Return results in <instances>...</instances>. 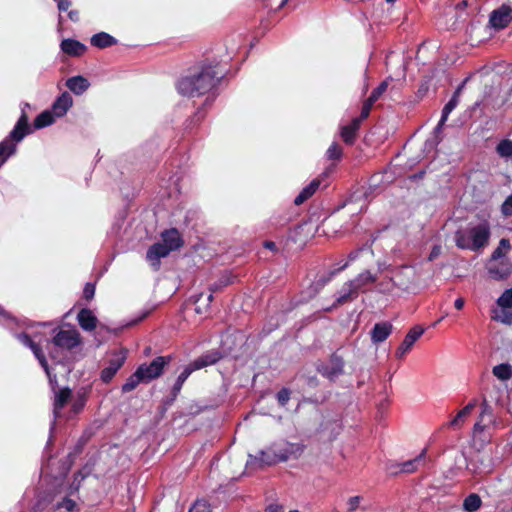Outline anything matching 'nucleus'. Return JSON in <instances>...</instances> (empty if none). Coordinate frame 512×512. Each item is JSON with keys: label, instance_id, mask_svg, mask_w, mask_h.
<instances>
[{"label": "nucleus", "instance_id": "35", "mask_svg": "<svg viewBox=\"0 0 512 512\" xmlns=\"http://www.w3.org/2000/svg\"><path fill=\"white\" fill-rule=\"evenodd\" d=\"M194 372V369L190 364L184 367L183 371L179 374L176 379V382L173 386L172 392L174 395H177L182 389L183 384L187 380V378Z\"/></svg>", "mask_w": 512, "mask_h": 512}, {"label": "nucleus", "instance_id": "17", "mask_svg": "<svg viewBox=\"0 0 512 512\" xmlns=\"http://www.w3.org/2000/svg\"><path fill=\"white\" fill-rule=\"evenodd\" d=\"M477 405V400L473 399L471 402H469L463 409H461L447 424L446 426L448 428L458 430L460 429L466 419L469 417V415L472 413L474 408Z\"/></svg>", "mask_w": 512, "mask_h": 512}, {"label": "nucleus", "instance_id": "5", "mask_svg": "<svg viewBox=\"0 0 512 512\" xmlns=\"http://www.w3.org/2000/svg\"><path fill=\"white\" fill-rule=\"evenodd\" d=\"M417 280L416 269L413 266H401L396 268L390 278L391 286L402 291L411 289Z\"/></svg>", "mask_w": 512, "mask_h": 512}, {"label": "nucleus", "instance_id": "14", "mask_svg": "<svg viewBox=\"0 0 512 512\" xmlns=\"http://www.w3.org/2000/svg\"><path fill=\"white\" fill-rule=\"evenodd\" d=\"M53 378V385L50 384L52 390L54 391L55 397H54V415L55 417H58L60 414L61 409L65 406V404L68 402V400L71 397V390L69 388H63L56 390L57 385V379L56 375H52Z\"/></svg>", "mask_w": 512, "mask_h": 512}, {"label": "nucleus", "instance_id": "63", "mask_svg": "<svg viewBox=\"0 0 512 512\" xmlns=\"http://www.w3.org/2000/svg\"><path fill=\"white\" fill-rule=\"evenodd\" d=\"M195 310H196L197 313H202L203 312V309L199 305H197Z\"/></svg>", "mask_w": 512, "mask_h": 512}, {"label": "nucleus", "instance_id": "10", "mask_svg": "<svg viewBox=\"0 0 512 512\" xmlns=\"http://www.w3.org/2000/svg\"><path fill=\"white\" fill-rule=\"evenodd\" d=\"M512 22V7L503 4L491 12L489 23L496 30L506 28Z\"/></svg>", "mask_w": 512, "mask_h": 512}, {"label": "nucleus", "instance_id": "51", "mask_svg": "<svg viewBox=\"0 0 512 512\" xmlns=\"http://www.w3.org/2000/svg\"><path fill=\"white\" fill-rule=\"evenodd\" d=\"M95 294V285L93 283H87L83 290V295L85 299L90 300L94 297Z\"/></svg>", "mask_w": 512, "mask_h": 512}, {"label": "nucleus", "instance_id": "30", "mask_svg": "<svg viewBox=\"0 0 512 512\" xmlns=\"http://www.w3.org/2000/svg\"><path fill=\"white\" fill-rule=\"evenodd\" d=\"M357 294V290L354 288V286L352 287V283L349 281L345 283L342 289L340 290L339 295L336 299V303H346L347 301L354 299L357 296Z\"/></svg>", "mask_w": 512, "mask_h": 512}, {"label": "nucleus", "instance_id": "50", "mask_svg": "<svg viewBox=\"0 0 512 512\" xmlns=\"http://www.w3.org/2000/svg\"><path fill=\"white\" fill-rule=\"evenodd\" d=\"M361 499L362 498L360 496H353V497L349 498V500L347 502L348 511L354 512L359 507Z\"/></svg>", "mask_w": 512, "mask_h": 512}, {"label": "nucleus", "instance_id": "29", "mask_svg": "<svg viewBox=\"0 0 512 512\" xmlns=\"http://www.w3.org/2000/svg\"><path fill=\"white\" fill-rule=\"evenodd\" d=\"M360 123V119L355 118L349 125L342 128L341 136L346 143L352 144L354 142L356 131L359 129Z\"/></svg>", "mask_w": 512, "mask_h": 512}, {"label": "nucleus", "instance_id": "55", "mask_svg": "<svg viewBox=\"0 0 512 512\" xmlns=\"http://www.w3.org/2000/svg\"><path fill=\"white\" fill-rule=\"evenodd\" d=\"M68 17L71 21L77 22L79 20V13L77 10H71L68 13Z\"/></svg>", "mask_w": 512, "mask_h": 512}, {"label": "nucleus", "instance_id": "41", "mask_svg": "<svg viewBox=\"0 0 512 512\" xmlns=\"http://www.w3.org/2000/svg\"><path fill=\"white\" fill-rule=\"evenodd\" d=\"M389 80H390V78H389V79L384 80L383 82H381V83L379 84V86H378V87H376V88L372 91L371 95H370L368 98H369L370 100H372L373 102H376V101H377V100H378V99L383 95V93L387 90L388 85H389Z\"/></svg>", "mask_w": 512, "mask_h": 512}, {"label": "nucleus", "instance_id": "21", "mask_svg": "<svg viewBox=\"0 0 512 512\" xmlns=\"http://www.w3.org/2000/svg\"><path fill=\"white\" fill-rule=\"evenodd\" d=\"M493 422L492 410L486 401L482 404V410L478 421L474 424L473 431L475 434L482 433L485 428Z\"/></svg>", "mask_w": 512, "mask_h": 512}, {"label": "nucleus", "instance_id": "1", "mask_svg": "<svg viewBox=\"0 0 512 512\" xmlns=\"http://www.w3.org/2000/svg\"><path fill=\"white\" fill-rule=\"evenodd\" d=\"M225 71H219L217 66H202L200 71L182 77L177 83L181 95L195 97L212 90L224 77Z\"/></svg>", "mask_w": 512, "mask_h": 512}, {"label": "nucleus", "instance_id": "11", "mask_svg": "<svg viewBox=\"0 0 512 512\" xmlns=\"http://www.w3.org/2000/svg\"><path fill=\"white\" fill-rule=\"evenodd\" d=\"M318 372L329 380H335L344 372V361L337 355H332L329 362L317 367Z\"/></svg>", "mask_w": 512, "mask_h": 512}, {"label": "nucleus", "instance_id": "18", "mask_svg": "<svg viewBox=\"0 0 512 512\" xmlns=\"http://www.w3.org/2000/svg\"><path fill=\"white\" fill-rule=\"evenodd\" d=\"M73 105V99L68 92H63L57 99L54 101L51 107V111L57 118H61L66 115L68 110Z\"/></svg>", "mask_w": 512, "mask_h": 512}, {"label": "nucleus", "instance_id": "26", "mask_svg": "<svg viewBox=\"0 0 512 512\" xmlns=\"http://www.w3.org/2000/svg\"><path fill=\"white\" fill-rule=\"evenodd\" d=\"M90 43L94 47L103 49L115 45L117 40L106 32H99L91 37Z\"/></svg>", "mask_w": 512, "mask_h": 512}, {"label": "nucleus", "instance_id": "25", "mask_svg": "<svg viewBox=\"0 0 512 512\" xmlns=\"http://www.w3.org/2000/svg\"><path fill=\"white\" fill-rule=\"evenodd\" d=\"M89 85V81L82 76H74L66 81L67 88L76 95L83 94Z\"/></svg>", "mask_w": 512, "mask_h": 512}, {"label": "nucleus", "instance_id": "3", "mask_svg": "<svg viewBox=\"0 0 512 512\" xmlns=\"http://www.w3.org/2000/svg\"><path fill=\"white\" fill-rule=\"evenodd\" d=\"M28 133H30L28 117L25 112H22L9 136L0 142V167L16 152V143L22 141Z\"/></svg>", "mask_w": 512, "mask_h": 512}, {"label": "nucleus", "instance_id": "57", "mask_svg": "<svg viewBox=\"0 0 512 512\" xmlns=\"http://www.w3.org/2000/svg\"><path fill=\"white\" fill-rule=\"evenodd\" d=\"M74 506H75V503H74L72 500H70V499H68V500H66V501L64 502V507H65L67 510H72Z\"/></svg>", "mask_w": 512, "mask_h": 512}, {"label": "nucleus", "instance_id": "45", "mask_svg": "<svg viewBox=\"0 0 512 512\" xmlns=\"http://www.w3.org/2000/svg\"><path fill=\"white\" fill-rule=\"evenodd\" d=\"M446 121L447 120H443V117L441 116L437 126L434 129L435 140L433 142H431V143H430V141H427L426 145L434 146V145H437L440 142V138L438 137V135L442 132V129H443Z\"/></svg>", "mask_w": 512, "mask_h": 512}, {"label": "nucleus", "instance_id": "4", "mask_svg": "<svg viewBox=\"0 0 512 512\" xmlns=\"http://www.w3.org/2000/svg\"><path fill=\"white\" fill-rule=\"evenodd\" d=\"M81 343L80 333L76 329H60L54 335L49 347L50 357L57 362L63 358L62 353L70 351Z\"/></svg>", "mask_w": 512, "mask_h": 512}, {"label": "nucleus", "instance_id": "6", "mask_svg": "<svg viewBox=\"0 0 512 512\" xmlns=\"http://www.w3.org/2000/svg\"><path fill=\"white\" fill-rule=\"evenodd\" d=\"M171 358L170 357H164L159 356L156 357L151 363L149 364H141L137 370L139 374H141L144 383H149L150 381L160 377L163 373L164 367L169 364Z\"/></svg>", "mask_w": 512, "mask_h": 512}, {"label": "nucleus", "instance_id": "47", "mask_svg": "<svg viewBox=\"0 0 512 512\" xmlns=\"http://www.w3.org/2000/svg\"><path fill=\"white\" fill-rule=\"evenodd\" d=\"M501 212L504 216H512V194L509 195L501 206Z\"/></svg>", "mask_w": 512, "mask_h": 512}, {"label": "nucleus", "instance_id": "56", "mask_svg": "<svg viewBox=\"0 0 512 512\" xmlns=\"http://www.w3.org/2000/svg\"><path fill=\"white\" fill-rule=\"evenodd\" d=\"M464 299L463 298H457L454 302V306L456 309L461 310L464 307Z\"/></svg>", "mask_w": 512, "mask_h": 512}, {"label": "nucleus", "instance_id": "54", "mask_svg": "<svg viewBox=\"0 0 512 512\" xmlns=\"http://www.w3.org/2000/svg\"><path fill=\"white\" fill-rule=\"evenodd\" d=\"M7 321H14V318L10 316L8 312H6L4 309L0 307V322L6 323Z\"/></svg>", "mask_w": 512, "mask_h": 512}, {"label": "nucleus", "instance_id": "2", "mask_svg": "<svg viewBox=\"0 0 512 512\" xmlns=\"http://www.w3.org/2000/svg\"><path fill=\"white\" fill-rule=\"evenodd\" d=\"M489 238L490 227L486 222L473 226L466 231L458 230L455 233L456 246L471 251H478L487 246Z\"/></svg>", "mask_w": 512, "mask_h": 512}, {"label": "nucleus", "instance_id": "34", "mask_svg": "<svg viewBox=\"0 0 512 512\" xmlns=\"http://www.w3.org/2000/svg\"><path fill=\"white\" fill-rule=\"evenodd\" d=\"M140 383H144V380H143L141 374H139L138 370L136 369V371L132 375H130L128 377V379L126 380V382L122 385V392L123 393L131 392Z\"/></svg>", "mask_w": 512, "mask_h": 512}, {"label": "nucleus", "instance_id": "46", "mask_svg": "<svg viewBox=\"0 0 512 512\" xmlns=\"http://www.w3.org/2000/svg\"><path fill=\"white\" fill-rule=\"evenodd\" d=\"M374 103L375 102H373L369 98H367V100L364 102V104L362 106L360 117L358 118V119H360V122L362 120L366 119L369 116L370 111H371L372 106L374 105Z\"/></svg>", "mask_w": 512, "mask_h": 512}, {"label": "nucleus", "instance_id": "38", "mask_svg": "<svg viewBox=\"0 0 512 512\" xmlns=\"http://www.w3.org/2000/svg\"><path fill=\"white\" fill-rule=\"evenodd\" d=\"M511 249V245L508 239L502 238L499 241L498 247L493 251L491 259H505V254Z\"/></svg>", "mask_w": 512, "mask_h": 512}, {"label": "nucleus", "instance_id": "15", "mask_svg": "<svg viewBox=\"0 0 512 512\" xmlns=\"http://www.w3.org/2000/svg\"><path fill=\"white\" fill-rule=\"evenodd\" d=\"M170 252V249L167 248L162 242H158L148 249L146 258L150 262L151 266L155 270H158L160 267V259L168 256Z\"/></svg>", "mask_w": 512, "mask_h": 512}, {"label": "nucleus", "instance_id": "48", "mask_svg": "<svg viewBox=\"0 0 512 512\" xmlns=\"http://www.w3.org/2000/svg\"><path fill=\"white\" fill-rule=\"evenodd\" d=\"M289 399H290V391L288 389L283 388L277 393V400L280 405H282V406L286 405L287 402L289 401Z\"/></svg>", "mask_w": 512, "mask_h": 512}, {"label": "nucleus", "instance_id": "53", "mask_svg": "<svg viewBox=\"0 0 512 512\" xmlns=\"http://www.w3.org/2000/svg\"><path fill=\"white\" fill-rule=\"evenodd\" d=\"M440 254H441V246H439V245H435V246L432 248L431 252H430V255H429V257H428V260H429V261H432V260H434L435 258H437Z\"/></svg>", "mask_w": 512, "mask_h": 512}, {"label": "nucleus", "instance_id": "19", "mask_svg": "<svg viewBox=\"0 0 512 512\" xmlns=\"http://www.w3.org/2000/svg\"><path fill=\"white\" fill-rule=\"evenodd\" d=\"M393 326L389 322L376 323L371 330V340L374 344L384 342L391 334Z\"/></svg>", "mask_w": 512, "mask_h": 512}, {"label": "nucleus", "instance_id": "44", "mask_svg": "<svg viewBox=\"0 0 512 512\" xmlns=\"http://www.w3.org/2000/svg\"><path fill=\"white\" fill-rule=\"evenodd\" d=\"M326 154L329 159L338 160L342 155V149L337 143H332L328 148Z\"/></svg>", "mask_w": 512, "mask_h": 512}, {"label": "nucleus", "instance_id": "7", "mask_svg": "<svg viewBox=\"0 0 512 512\" xmlns=\"http://www.w3.org/2000/svg\"><path fill=\"white\" fill-rule=\"evenodd\" d=\"M270 448L276 454V458H279V462H285L290 458H298L304 450L303 445L287 441L273 443Z\"/></svg>", "mask_w": 512, "mask_h": 512}, {"label": "nucleus", "instance_id": "59", "mask_svg": "<svg viewBox=\"0 0 512 512\" xmlns=\"http://www.w3.org/2000/svg\"><path fill=\"white\" fill-rule=\"evenodd\" d=\"M266 512H282L278 506H269L266 510Z\"/></svg>", "mask_w": 512, "mask_h": 512}, {"label": "nucleus", "instance_id": "62", "mask_svg": "<svg viewBox=\"0 0 512 512\" xmlns=\"http://www.w3.org/2000/svg\"><path fill=\"white\" fill-rule=\"evenodd\" d=\"M287 2H288V0H282L281 3L278 6V9L282 8L283 6H285Z\"/></svg>", "mask_w": 512, "mask_h": 512}, {"label": "nucleus", "instance_id": "24", "mask_svg": "<svg viewBox=\"0 0 512 512\" xmlns=\"http://www.w3.org/2000/svg\"><path fill=\"white\" fill-rule=\"evenodd\" d=\"M61 50L70 56H80L86 51V46L74 39H64L61 42Z\"/></svg>", "mask_w": 512, "mask_h": 512}, {"label": "nucleus", "instance_id": "36", "mask_svg": "<svg viewBox=\"0 0 512 512\" xmlns=\"http://www.w3.org/2000/svg\"><path fill=\"white\" fill-rule=\"evenodd\" d=\"M496 152L501 158H512V141L509 139L501 140L496 146Z\"/></svg>", "mask_w": 512, "mask_h": 512}, {"label": "nucleus", "instance_id": "61", "mask_svg": "<svg viewBox=\"0 0 512 512\" xmlns=\"http://www.w3.org/2000/svg\"><path fill=\"white\" fill-rule=\"evenodd\" d=\"M463 86H464V83H463V84H461V85L457 88V90L454 92V93H458V97L460 96V92H461V90H462Z\"/></svg>", "mask_w": 512, "mask_h": 512}, {"label": "nucleus", "instance_id": "27", "mask_svg": "<svg viewBox=\"0 0 512 512\" xmlns=\"http://www.w3.org/2000/svg\"><path fill=\"white\" fill-rule=\"evenodd\" d=\"M320 180L314 179L312 180L306 187H304L298 196L294 199V203L296 205H301L307 199H309L319 188Z\"/></svg>", "mask_w": 512, "mask_h": 512}, {"label": "nucleus", "instance_id": "16", "mask_svg": "<svg viewBox=\"0 0 512 512\" xmlns=\"http://www.w3.org/2000/svg\"><path fill=\"white\" fill-rule=\"evenodd\" d=\"M424 333V329L421 327H414L412 328L407 335L405 336L404 340L398 347L396 351V356L398 358H402L406 355V353L411 349V347L414 345V343L421 337V335Z\"/></svg>", "mask_w": 512, "mask_h": 512}, {"label": "nucleus", "instance_id": "64", "mask_svg": "<svg viewBox=\"0 0 512 512\" xmlns=\"http://www.w3.org/2000/svg\"><path fill=\"white\" fill-rule=\"evenodd\" d=\"M203 297V294H200L197 299L195 300V303L198 304L200 302V300L202 299Z\"/></svg>", "mask_w": 512, "mask_h": 512}, {"label": "nucleus", "instance_id": "43", "mask_svg": "<svg viewBox=\"0 0 512 512\" xmlns=\"http://www.w3.org/2000/svg\"><path fill=\"white\" fill-rule=\"evenodd\" d=\"M229 284V279L228 278H225V279H221L219 280V282L217 283H214L213 285H211L210 287V293L208 294L207 298H206V307L209 306V304L212 302L213 300V293L220 290L222 287L224 286H227Z\"/></svg>", "mask_w": 512, "mask_h": 512}, {"label": "nucleus", "instance_id": "52", "mask_svg": "<svg viewBox=\"0 0 512 512\" xmlns=\"http://www.w3.org/2000/svg\"><path fill=\"white\" fill-rule=\"evenodd\" d=\"M85 405V397L84 395H79L78 398L73 403V410L75 413H78Z\"/></svg>", "mask_w": 512, "mask_h": 512}, {"label": "nucleus", "instance_id": "58", "mask_svg": "<svg viewBox=\"0 0 512 512\" xmlns=\"http://www.w3.org/2000/svg\"><path fill=\"white\" fill-rule=\"evenodd\" d=\"M264 246H265L266 248L270 249V250H274V249H275V247H276L275 243H274V242H272V241H266V242L264 243Z\"/></svg>", "mask_w": 512, "mask_h": 512}, {"label": "nucleus", "instance_id": "13", "mask_svg": "<svg viewBox=\"0 0 512 512\" xmlns=\"http://www.w3.org/2000/svg\"><path fill=\"white\" fill-rule=\"evenodd\" d=\"M487 270L492 279L503 280L511 274L512 264L509 259H490Z\"/></svg>", "mask_w": 512, "mask_h": 512}, {"label": "nucleus", "instance_id": "37", "mask_svg": "<svg viewBox=\"0 0 512 512\" xmlns=\"http://www.w3.org/2000/svg\"><path fill=\"white\" fill-rule=\"evenodd\" d=\"M481 503L482 501L479 495L472 493L465 498L463 507L466 511L474 512L480 508Z\"/></svg>", "mask_w": 512, "mask_h": 512}, {"label": "nucleus", "instance_id": "40", "mask_svg": "<svg viewBox=\"0 0 512 512\" xmlns=\"http://www.w3.org/2000/svg\"><path fill=\"white\" fill-rule=\"evenodd\" d=\"M458 103V93H454L451 99L443 107L441 115L443 117V120L448 119L449 114L457 107Z\"/></svg>", "mask_w": 512, "mask_h": 512}, {"label": "nucleus", "instance_id": "20", "mask_svg": "<svg viewBox=\"0 0 512 512\" xmlns=\"http://www.w3.org/2000/svg\"><path fill=\"white\" fill-rule=\"evenodd\" d=\"M162 243L170 249L175 251L183 245V240L177 229L166 230L161 234Z\"/></svg>", "mask_w": 512, "mask_h": 512}, {"label": "nucleus", "instance_id": "33", "mask_svg": "<svg viewBox=\"0 0 512 512\" xmlns=\"http://www.w3.org/2000/svg\"><path fill=\"white\" fill-rule=\"evenodd\" d=\"M492 372L501 381H507L512 377V367L507 363L494 366Z\"/></svg>", "mask_w": 512, "mask_h": 512}, {"label": "nucleus", "instance_id": "22", "mask_svg": "<svg viewBox=\"0 0 512 512\" xmlns=\"http://www.w3.org/2000/svg\"><path fill=\"white\" fill-rule=\"evenodd\" d=\"M77 320L80 327L85 331H92L97 326V318L94 313L89 309H81L77 315Z\"/></svg>", "mask_w": 512, "mask_h": 512}, {"label": "nucleus", "instance_id": "39", "mask_svg": "<svg viewBox=\"0 0 512 512\" xmlns=\"http://www.w3.org/2000/svg\"><path fill=\"white\" fill-rule=\"evenodd\" d=\"M425 456V450L422 451V453L417 456L416 458L406 461L402 464L401 471L406 473L414 472L417 469V466L419 463H421L424 460Z\"/></svg>", "mask_w": 512, "mask_h": 512}, {"label": "nucleus", "instance_id": "49", "mask_svg": "<svg viewBox=\"0 0 512 512\" xmlns=\"http://www.w3.org/2000/svg\"><path fill=\"white\" fill-rule=\"evenodd\" d=\"M189 512H211L206 502L198 501L189 510Z\"/></svg>", "mask_w": 512, "mask_h": 512}, {"label": "nucleus", "instance_id": "60", "mask_svg": "<svg viewBox=\"0 0 512 512\" xmlns=\"http://www.w3.org/2000/svg\"><path fill=\"white\" fill-rule=\"evenodd\" d=\"M380 290H381V291H385V292H386V291H387V292H390V291H392V287H390V286H388V285H387V286H385V287H383V288H380Z\"/></svg>", "mask_w": 512, "mask_h": 512}, {"label": "nucleus", "instance_id": "12", "mask_svg": "<svg viewBox=\"0 0 512 512\" xmlns=\"http://www.w3.org/2000/svg\"><path fill=\"white\" fill-rule=\"evenodd\" d=\"M15 336L24 346H27V347H29L32 350L34 356L37 358V360L39 361L40 365L45 370V372L47 374V377L49 379V383L51 385H53V378L51 376V371L49 369L47 360H46V358H45L41 348L39 347V345L36 344L35 342H33L31 340V338L27 334H25V333L16 334Z\"/></svg>", "mask_w": 512, "mask_h": 512}, {"label": "nucleus", "instance_id": "9", "mask_svg": "<svg viewBox=\"0 0 512 512\" xmlns=\"http://www.w3.org/2000/svg\"><path fill=\"white\" fill-rule=\"evenodd\" d=\"M126 361V352L115 351L111 354L108 365L101 371L100 378L104 383H109Z\"/></svg>", "mask_w": 512, "mask_h": 512}, {"label": "nucleus", "instance_id": "8", "mask_svg": "<svg viewBox=\"0 0 512 512\" xmlns=\"http://www.w3.org/2000/svg\"><path fill=\"white\" fill-rule=\"evenodd\" d=\"M276 463H279V458H276V454H274L273 450H271L269 446L266 449L259 451L258 455L249 454L246 467L252 470H257Z\"/></svg>", "mask_w": 512, "mask_h": 512}, {"label": "nucleus", "instance_id": "32", "mask_svg": "<svg viewBox=\"0 0 512 512\" xmlns=\"http://www.w3.org/2000/svg\"><path fill=\"white\" fill-rule=\"evenodd\" d=\"M56 118L57 117H55L51 110H45L36 117L34 120V126L37 129L47 127L53 124Z\"/></svg>", "mask_w": 512, "mask_h": 512}, {"label": "nucleus", "instance_id": "42", "mask_svg": "<svg viewBox=\"0 0 512 512\" xmlns=\"http://www.w3.org/2000/svg\"><path fill=\"white\" fill-rule=\"evenodd\" d=\"M497 304L499 307L512 309V288L503 292V294L498 298Z\"/></svg>", "mask_w": 512, "mask_h": 512}, {"label": "nucleus", "instance_id": "31", "mask_svg": "<svg viewBox=\"0 0 512 512\" xmlns=\"http://www.w3.org/2000/svg\"><path fill=\"white\" fill-rule=\"evenodd\" d=\"M492 319L504 324H512V309L498 306L492 311Z\"/></svg>", "mask_w": 512, "mask_h": 512}, {"label": "nucleus", "instance_id": "28", "mask_svg": "<svg viewBox=\"0 0 512 512\" xmlns=\"http://www.w3.org/2000/svg\"><path fill=\"white\" fill-rule=\"evenodd\" d=\"M375 281H376V276L371 274L370 271L366 270V271L360 273L356 278H354L350 282L352 283V287L354 286V288L357 290V292H359L364 287L368 286L369 284L374 283Z\"/></svg>", "mask_w": 512, "mask_h": 512}, {"label": "nucleus", "instance_id": "23", "mask_svg": "<svg viewBox=\"0 0 512 512\" xmlns=\"http://www.w3.org/2000/svg\"><path fill=\"white\" fill-rule=\"evenodd\" d=\"M220 358L221 355L218 351H209L206 354L195 359L193 362L190 363V365L194 369V371H196L206 366L215 364Z\"/></svg>", "mask_w": 512, "mask_h": 512}]
</instances>
